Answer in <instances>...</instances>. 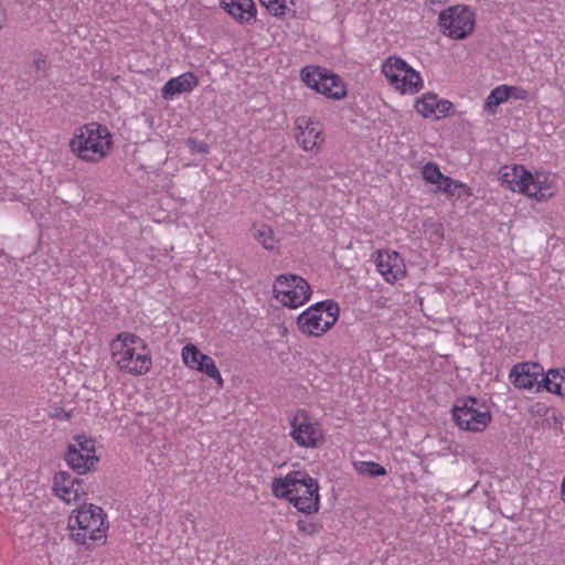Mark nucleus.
<instances>
[{
  "label": "nucleus",
  "instance_id": "3",
  "mask_svg": "<svg viewBox=\"0 0 565 565\" xmlns=\"http://www.w3.org/2000/svg\"><path fill=\"white\" fill-rule=\"evenodd\" d=\"M67 526L76 544L92 546L96 542L105 543L107 515L100 507L85 503L70 515Z\"/></svg>",
  "mask_w": 565,
  "mask_h": 565
},
{
  "label": "nucleus",
  "instance_id": "12",
  "mask_svg": "<svg viewBox=\"0 0 565 565\" xmlns=\"http://www.w3.org/2000/svg\"><path fill=\"white\" fill-rule=\"evenodd\" d=\"M557 192L556 177L548 172H536L529 180V191L524 195L539 202L547 201Z\"/></svg>",
  "mask_w": 565,
  "mask_h": 565
},
{
  "label": "nucleus",
  "instance_id": "38",
  "mask_svg": "<svg viewBox=\"0 0 565 565\" xmlns=\"http://www.w3.org/2000/svg\"><path fill=\"white\" fill-rule=\"evenodd\" d=\"M313 148H317V150H319L318 143L312 142L310 148L307 147V143H303V147H302L303 150H313Z\"/></svg>",
  "mask_w": 565,
  "mask_h": 565
},
{
  "label": "nucleus",
  "instance_id": "33",
  "mask_svg": "<svg viewBox=\"0 0 565 565\" xmlns=\"http://www.w3.org/2000/svg\"><path fill=\"white\" fill-rule=\"evenodd\" d=\"M179 148L181 154H203L209 152V143H181Z\"/></svg>",
  "mask_w": 565,
  "mask_h": 565
},
{
  "label": "nucleus",
  "instance_id": "4",
  "mask_svg": "<svg viewBox=\"0 0 565 565\" xmlns=\"http://www.w3.org/2000/svg\"><path fill=\"white\" fill-rule=\"evenodd\" d=\"M455 424L465 431L481 433L492 420L488 405L472 396H462L455 401L451 408Z\"/></svg>",
  "mask_w": 565,
  "mask_h": 565
},
{
  "label": "nucleus",
  "instance_id": "1",
  "mask_svg": "<svg viewBox=\"0 0 565 565\" xmlns=\"http://www.w3.org/2000/svg\"><path fill=\"white\" fill-rule=\"evenodd\" d=\"M271 490L276 498L287 499L299 512L312 514L319 511V484L306 471H290L285 477L275 478Z\"/></svg>",
  "mask_w": 565,
  "mask_h": 565
},
{
  "label": "nucleus",
  "instance_id": "9",
  "mask_svg": "<svg viewBox=\"0 0 565 565\" xmlns=\"http://www.w3.org/2000/svg\"><path fill=\"white\" fill-rule=\"evenodd\" d=\"M65 460L70 468L78 475H84L95 469L98 462L96 456L95 440L84 435H77L68 445Z\"/></svg>",
  "mask_w": 565,
  "mask_h": 565
},
{
  "label": "nucleus",
  "instance_id": "36",
  "mask_svg": "<svg viewBox=\"0 0 565 565\" xmlns=\"http://www.w3.org/2000/svg\"><path fill=\"white\" fill-rule=\"evenodd\" d=\"M298 530L305 534L312 535L318 532V526L315 523L299 521L297 523Z\"/></svg>",
  "mask_w": 565,
  "mask_h": 565
},
{
  "label": "nucleus",
  "instance_id": "14",
  "mask_svg": "<svg viewBox=\"0 0 565 565\" xmlns=\"http://www.w3.org/2000/svg\"><path fill=\"white\" fill-rule=\"evenodd\" d=\"M500 180L504 188L525 194L529 191V180H532V173L522 166H505L501 170Z\"/></svg>",
  "mask_w": 565,
  "mask_h": 565
},
{
  "label": "nucleus",
  "instance_id": "41",
  "mask_svg": "<svg viewBox=\"0 0 565 565\" xmlns=\"http://www.w3.org/2000/svg\"><path fill=\"white\" fill-rule=\"evenodd\" d=\"M70 417H71V416H70V414H65V415H64V418H65V419H68Z\"/></svg>",
  "mask_w": 565,
  "mask_h": 565
},
{
  "label": "nucleus",
  "instance_id": "32",
  "mask_svg": "<svg viewBox=\"0 0 565 565\" xmlns=\"http://www.w3.org/2000/svg\"><path fill=\"white\" fill-rule=\"evenodd\" d=\"M423 179L430 184H436L437 186L443 181L445 174H443L439 170V167L435 162H427L422 170Z\"/></svg>",
  "mask_w": 565,
  "mask_h": 565
},
{
  "label": "nucleus",
  "instance_id": "21",
  "mask_svg": "<svg viewBox=\"0 0 565 565\" xmlns=\"http://www.w3.org/2000/svg\"><path fill=\"white\" fill-rule=\"evenodd\" d=\"M399 79V83L395 84L394 87L402 94H415L423 87V81L419 73L413 70L408 64Z\"/></svg>",
  "mask_w": 565,
  "mask_h": 565
},
{
  "label": "nucleus",
  "instance_id": "29",
  "mask_svg": "<svg viewBox=\"0 0 565 565\" xmlns=\"http://www.w3.org/2000/svg\"><path fill=\"white\" fill-rule=\"evenodd\" d=\"M255 238L266 249H274L277 243L273 228L267 224H262L255 232Z\"/></svg>",
  "mask_w": 565,
  "mask_h": 565
},
{
  "label": "nucleus",
  "instance_id": "28",
  "mask_svg": "<svg viewBox=\"0 0 565 565\" xmlns=\"http://www.w3.org/2000/svg\"><path fill=\"white\" fill-rule=\"evenodd\" d=\"M438 96L434 93L425 94L415 104L416 110L424 117H433L435 106H437Z\"/></svg>",
  "mask_w": 565,
  "mask_h": 565
},
{
  "label": "nucleus",
  "instance_id": "26",
  "mask_svg": "<svg viewBox=\"0 0 565 565\" xmlns=\"http://www.w3.org/2000/svg\"><path fill=\"white\" fill-rule=\"evenodd\" d=\"M353 466L355 471L361 476L375 478L386 476L387 473L383 466L374 461H354Z\"/></svg>",
  "mask_w": 565,
  "mask_h": 565
},
{
  "label": "nucleus",
  "instance_id": "27",
  "mask_svg": "<svg viewBox=\"0 0 565 565\" xmlns=\"http://www.w3.org/2000/svg\"><path fill=\"white\" fill-rule=\"evenodd\" d=\"M201 364L198 366L196 371H200L204 374H206L209 377L216 381V383L222 386L223 385V379L221 376V373L214 362V360L204 354V356H200Z\"/></svg>",
  "mask_w": 565,
  "mask_h": 565
},
{
  "label": "nucleus",
  "instance_id": "10",
  "mask_svg": "<svg viewBox=\"0 0 565 565\" xmlns=\"http://www.w3.org/2000/svg\"><path fill=\"white\" fill-rule=\"evenodd\" d=\"M290 425V436L300 447L315 448L324 439L320 425L311 423L303 412L297 414Z\"/></svg>",
  "mask_w": 565,
  "mask_h": 565
},
{
  "label": "nucleus",
  "instance_id": "8",
  "mask_svg": "<svg viewBox=\"0 0 565 565\" xmlns=\"http://www.w3.org/2000/svg\"><path fill=\"white\" fill-rule=\"evenodd\" d=\"M275 298L282 306L298 308L309 300L311 289L306 279L298 275H279L273 287Z\"/></svg>",
  "mask_w": 565,
  "mask_h": 565
},
{
  "label": "nucleus",
  "instance_id": "31",
  "mask_svg": "<svg viewBox=\"0 0 565 565\" xmlns=\"http://www.w3.org/2000/svg\"><path fill=\"white\" fill-rule=\"evenodd\" d=\"M200 356H204V353H202L194 344L190 343L183 347L182 359L189 367L196 370L201 364Z\"/></svg>",
  "mask_w": 565,
  "mask_h": 565
},
{
  "label": "nucleus",
  "instance_id": "15",
  "mask_svg": "<svg viewBox=\"0 0 565 565\" xmlns=\"http://www.w3.org/2000/svg\"><path fill=\"white\" fill-rule=\"evenodd\" d=\"M198 85V77L192 72H186L177 77L170 78L162 87L161 96L164 99H171L178 94L192 92Z\"/></svg>",
  "mask_w": 565,
  "mask_h": 565
},
{
  "label": "nucleus",
  "instance_id": "24",
  "mask_svg": "<svg viewBox=\"0 0 565 565\" xmlns=\"http://www.w3.org/2000/svg\"><path fill=\"white\" fill-rule=\"evenodd\" d=\"M510 86L500 85L493 88L484 102V110L489 113H495V109L499 105L503 104L509 99Z\"/></svg>",
  "mask_w": 565,
  "mask_h": 565
},
{
  "label": "nucleus",
  "instance_id": "22",
  "mask_svg": "<svg viewBox=\"0 0 565 565\" xmlns=\"http://www.w3.org/2000/svg\"><path fill=\"white\" fill-rule=\"evenodd\" d=\"M543 387L550 393L565 397V369H551L543 375Z\"/></svg>",
  "mask_w": 565,
  "mask_h": 565
},
{
  "label": "nucleus",
  "instance_id": "39",
  "mask_svg": "<svg viewBox=\"0 0 565 565\" xmlns=\"http://www.w3.org/2000/svg\"><path fill=\"white\" fill-rule=\"evenodd\" d=\"M259 1H260V3H262L264 7H266V6H267V3H274V4H275V2H274L275 0H259Z\"/></svg>",
  "mask_w": 565,
  "mask_h": 565
},
{
  "label": "nucleus",
  "instance_id": "19",
  "mask_svg": "<svg viewBox=\"0 0 565 565\" xmlns=\"http://www.w3.org/2000/svg\"><path fill=\"white\" fill-rule=\"evenodd\" d=\"M110 137L107 127L93 121L78 128L70 141H102Z\"/></svg>",
  "mask_w": 565,
  "mask_h": 565
},
{
  "label": "nucleus",
  "instance_id": "2",
  "mask_svg": "<svg viewBox=\"0 0 565 565\" xmlns=\"http://www.w3.org/2000/svg\"><path fill=\"white\" fill-rule=\"evenodd\" d=\"M113 359L120 371L131 375H142L152 365L150 350L145 341L129 332H121L110 343Z\"/></svg>",
  "mask_w": 565,
  "mask_h": 565
},
{
  "label": "nucleus",
  "instance_id": "20",
  "mask_svg": "<svg viewBox=\"0 0 565 565\" xmlns=\"http://www.w3.org/2000/svg\"><path fill=\"white\" fill-rule=\"evenodd\" d=\"M296 124L299 130L296 141H316L322 134V125L309 117H299Z\"/></svg>",
  "mask_w": 565,
  "mask_h": 565
},
{
  "label": "nucleus",
  "instance_id": "37",
  "mask_svg": "<svg viewBox=\"0 0 565 565\" xmlns=\"http://www.w3.org/2000/svg\"><path fill=\"white\" fill-rule=\"evenodd\" d=\"M46 66H47L46 58L42 55L36 56L31 64V67H33L36 73H41V72L44 73L46 70Z\"/></svg>",
  "mask_w": 565,
  "mask_h": 565
},
{
  "label": "nucleus",
  "instance_id": "30",
  "mask_svg": "<svg viewBox=\"0 0 565 565\" xmlns=\"http://www.w3.org/2000/svg\"><path fill=\"white\" fill-rule=\"evenodd\" d=\"M274 3H267V10L274 14L275 17L284 18L287 14L295 13V2L294 0H275Z\"/></svg>",
  "mask_w": 565,
  "mask_h": 565
},
{
  "label": "nucleus",
  "instance_id": "13",
  "mask_svg": "<svg viewBox=\"0 0 565 565\" xmlns=\"http://www.w3.org/2000/svg\"><path fill=\"white\" fill-rule=\"evenodd\" d=\"M376 267L387 282H394L406 274L404 260L397 252H379Z\"/></svg>",
  "mask_w": 565,
  "mask_h": 565
},
{
  "label": "nucleus",
  "instance_id": "5",
  "mask_svg": "<svg viewBox=\"0 0 565 565\" xmlns=\"http://www.w3.org/2000/svg\"><path fill=\"white\" fill-rule=\"evenodd\" d=\"M340 308L333 300L317 302L302 311L297 324L300 331L310 337H321L338 321Z\"/></svg>",
  "mask_w": 565,
  "mask_h": 565
},
{
  "label": "nucleus",
  "instance_id": "35",
  "mask_svg": "<svg viewBox=\"0 0 565 565\" xmlns=\"http://www.w3.org/2000/svg\"><path fill=\"white\" fill-rule=\"evenodd\" d=\"M508 93L509 99L513 98L516 100H525L529 97V92L519 86H510V90Z\"/></svg>",
  "mask_w": 565,
  "mask_h": 565
},
{
  "label": "nucleus",
  "instance_id": "7",
  "mask_svg": "<svg viewBox=\"0 0 565 565\" xmlns=\"http://www.w3.org/2000/svg\"><path fill=\"white\" fill-rule=\"evenodd\" d=\"M300 77L309 88L328 98L340 100L347 95L345 85L341 77L321 66L303 67Z\"/></svg>",
  "mask_w": 565,
  "mask_h": 565
},
{
  "label": "nucleus",
  "instance_id": "34",
  "mask_svg": "<svg viewBox=\"0 0 565 565\" xmlns=\"http://www.w3.org/2000/svg\"><path fill=\"white\" fill-rule=\"evenodd\" d=\"M452 107L454 105L449 100L438 98L437 106H435L433 111V117L436 119L444 118L449 114Z\"/></svg>",
  "mask_w": 565,
  "mask_h": 565
},
{
  "label": "nucleus",
  "instance_id": "17",
  "mask_svg": "<svg viewBox=\"0 0 565 565\" xmlns=\"http://www.w3.org/2000/svg\"><path fill=\"white\" fill-rule=\"evenodd\" d=\"M113 143H70L72 152L88 162H97L104 159Z\"/></svg>",
  "mask_w": 565,
  "mask_h": 565
},
{
  "label": "nucleus",
  "instance_id": "6",
  "mask_svg": "<svg viewBox=\"0 0 565 565\" xmlns=\"http://www.w3.org/2000/svg\"><path fill=\"white\" fill-rule=\"evenodd\" d=\"M438 25L444 35L454 40H463L473 32L476 15L468 6H451L440 11Z\"/></svg>",
  "mask_w": 565,
  "mask_h": 565
},
{
  "label": "nucleus",
  "instance_id": "23",
  "mask_svg": "<svg viewBox=\"0 0 565 565\" xmlns=\"http://www.w3.org/2000/svg\"><path fill=\"white\" fill-rule=\"evenodd\" d=\"M407 63L401 57L391 56L388 57L382 66V73L387 78L388 83L394 86L399 83V77L402 76Z\"/></svg>",
  "mask_w": 565,
  "mask_h": 565
},
{
  "label": "nucleus",
  "instance_id": "25",
  "mask_svg": "<svg viewBox=\"0 0 565 565\" xmlns=\"http://www.w3.org/2000/svg\"><path fill=\"white\" fill-rule=\"evenodd\" d=\"M438 191H441L450 196L461 198L465 195H470L469 188L461 183L460 181L454 180L450 177L445 175L440 184L438 185Z\"/></svg>",
  "mask_w": 565,
  "mask_h": 565
},
{
  "label": "nucleus",
  "instance_id": "18",
  "mask_svg": "<svg viewBox=\"0 0 565 565\" xmlns=\"http://www.w3.org/2000/svg\"><path fill=\"white\" fill-rule=\"evenodd\" d=\"M510 381L518 388L532 390L537 386V390L543 386V379L537 380L535 373L530 372L527 364H516L510 372Z\"/></svg>",
  "mask_w": 565,
  "mask_h": 565
},
{
  "label": "nucleus",
  "instance_id": "16",
  "mask_svg": "<svg viewBox=\"0 0 565 565\" xmlns=\"http://www.w3.org/2000/svg\"><path fill=\"white\" fill-rule=\"evenodd\" d=\"M222 8L239 23H250L256 19L253 0H220Z\"/></svg>",
  "mask_w": 565,
  "mask_h": 565
},
{
  "label": "nucleus",
  "instance_id": "11",
  "mask_svg": "<svg viewBox=\"0 0 565 565\" xmlns=\"http://www.w3.org/2000/svg\"><path fill=\"white\" fill-rule=\"evenodd\" d=\"M53 491L56 497L71 503L79 500L86 494L83 481L78 478L72 477L66 471H58L53 479Z\"/></svg>",
  "mask_w": 565,
  "mask_h": 565
},
{
  "label": "nucleus",
  "instance_id": "40",
  "mask_svg": "<svg viewBox=\"0 0 565 565\" xmlns=\"http://www.w3.org/2000/svg\"><path fill=\"white\" fill-rule=\"evenodd\" d=\"M191 163H195V159H191L188 162H185V164H191Z\"/></svg>",
  "mask_w": 565,
  "mask_h": 565
}]
</instances>
